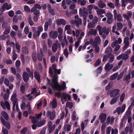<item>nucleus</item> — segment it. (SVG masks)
I'll return each mask as SVG.
<instances>
[{
	"label": "nucleus",
	"instance_id": "5fc2aeb1",
	"mask_svg": "<svg viewBox=\"0 0 134 134\" xmlns=\"http://www.w3.org/2000/svg\"><path fill=\"white\" fill-rule=\"evenodd\" d=\"M4 83L7 86H8L9 85V81L8 79L7 78H5L4 80Z\"/></svg>",
	"mask_w": 134,
	"mask_h": 134
},
{
	"label": "nucleus",
	"instance_id": "aec40b11",
	"mask_svg": "<svg viewBox=\"0 0 134 134\" xmlns=\"http://www.w3.org/2000/svg\"><path fill=\"white\" fill-rule=\"evenodd\" d=\"M108 58L109 59V62L110 63H111L114 60V55L111 53H109L108 54Z\"/></svg>",
	"mask_w": 134,
	"mask_h": 134
},
{
	"label": "nucleus",
	"instance_id": "f8f14e48",
	"mask_svg": "<svg viewBox=\"0 0 134 134\" xmlns=\"http://www.w3.org/2000/svg\"><path fill=\"white\" fill-rule=\"evenodd\" d=\"M63 35L62 34H59L58 36V38L59 41L61 42L62 46L63 48H64L65 46L64 41V39H63Z\"/></svg>",
	"mask_w": 134,
	"mask_h": 134
},
{
	"label": "nucleus",
	"instance_id": "37998d69",
	"mask_svg": "<svg viewBox=\"0 0 134 134\" xmlns=\"http://www.w3.org/2000/svg\"><path fill=\"white\" fill-rule=\"evenodd\" d=\"M28 21L29 24L30 25H33L34 24L33 21H32L31 16L30 15L28 17Z\"/></svg>",
	"mask_w": 134,
	"mask_h": 134
},
{
	"label": "nucleus",
	"instance_id": "864d4df0",
	"mask_svg": "<svg viewBox=\"0 0 134 134\" xmlns=\"http://www.w3.org/2000/svg\"><path fill=\"white\" fill-rule=\"evenodd\" d=\"M55 125H53L52 126L49 127V133H51L54 129L55 128Z\"/></svg>",
	"mask_w": 134,
	"mask_h": 134
},
{
	"label": "nucleus",
	"instance_id": "a19ab883",
	"mask_svg": "<svg viewBox=\"0 0 134 134\" xmlns=\"http://www.w3.org/2000/svg\"><path fill=\"white\" fill-rule=\"evenodd\" d=\"M113 86V84L111 82H110L108 83V85L106 86L105 87V90H108L110 89Z\"/></svg>",
	"mask_w": 134,
	"mask_h": 134
},
{
	"label": "nucleus",
	"instance_id": "7c9ffc66",
	"mask_svg": "<svg viewBox=\"0 0 134 134\" xmlns=\"http://www.w3.org/2000/svg\"><path fill=\"white\" fill-rule=\"evenodd\" d=\"M116 25H114L112 27V31L115 34H116L117 35H120V33L118 32L117 30V29L116 30Z\"/></svg>",
	"mask_w": 134,
	"mask_h": 134
},
{
	"label": "nucleus",
	"instance_id": "4d7b16f0",
	"mask_svg": "<svg viewBox=\"0 0 134 134\" xmlns=\"http://www.w3.org/2000/svg\"><path fill=\"white\" fill-rule=\"evenodd\" d=\"M117 20L118 21H120L122 20V17L120 14H118L116 16Z\"/></svg>",
	"mask_w": 134,
	"mask_h": 134
},
{
	"label": "nucleus",
	"instance_id": "49530a36",
	"mask_svg": "<svg viewBox=\"0 0 134 134\" xmlns=\"http://www.w3.org/2000/svg\"><path fill=\"white\" fill-rule=\"evenodd\" d=\"M10 28H8V29H5V30L3 32V34L5 35H7L9 34L10 31Z\"/></svg>",
	"mask_w": 134,
	"mask_h": 134
},
{
	"label": "nucleus",
	"instance_id": "338daca9",
	"mask_svg": "<svg viewBox=\"0 0 134 134\" xmlns=\"http://www.w3.org/2000/svg\"><path fill=\"white\" fill-rule=\"evenodd\" d=\"M26 107V104L25 102H23L22 103L21 106V109L22 110H24L25 108Z\"/></svg>",
	"mask_w": 134,
	"mask_h": 134
},
{
	"label": "nucleus",
	"instance_id": "0e129e2a",
	"mask_svg": "<svg viewBox=\"0 0 134 134\" xmlns=\"http://www.w3.org/2000/svg\"><path fill=\"white\" fill-rule=\"evenodd\" d=\"M111 127L110 126H109L107 127L106 130V132L107 134H110Z\"/></svg>",
	"mask_w": 134,
	"mask_h": 134
},
{
	"label": "nucleus",
	"instance_id": "6e6d98bb",
	"mask_svg": "<svg viewBox=\"0 0 134 134\" xmlns=\"http://www.w3.org/2000/svg\"><path fill=\"white\" fill-rule=\"evenodd\" d=\"M64 54L66 57L67 58L68 57L69 53L67 49H65L64 51Z\"/></svg>",
	"mask_w": 134,
	"mask_h": 134
},
{
	"label": "nucleus",
	"instance_id": "c756f323",
	"mask_svg": "<svg viewBox=\"0 0 134 134\" xmlns=\"http://www.w3.org/2000/svg\"><path fill=\"white\" fill-rule=\"evenodd\" d=\"M35 77L39 83L40 82V77L38 73L37 72H34Z\"/></svg>",
	"mask_w": 134,
	"mask_h": 134
},
{
	"label": "nucleus",
	"instance_id": "774afa93",
	"mask_svg": "<svg viewBox=\"0 0 134 134\" xmlns=\"http://www.w3.org/2000/svg\"><path fill=\"white\" fill-rule=\"evenodd\" d=\"M118 44V43L117 42V41H115L113 42L111 44V46L113 48H114Z\"/></svg>",
	"mask_w": 134,
	"mask_h": 134
},
{
	"label": "nucleus",
	"instance_id": "9b49d317",
	"mask_svg": "<svg viewBox=\"0 0 134 134\" xmlns=\"http://www.w3.org/2000/svg\"><path fill=\"white\" fill-rule=\"evenodd\" d=\"M0 120L3 125L5 126V127L7 129H9L10 127V125L9 123L8 122H6L5 120L2 116H1L0 117Z\"/></svg>",
	"mask_w": 134,
	"mask_h": 134
},
{
	"label": "nucleus",
	"instance_id": "39448f33",
	"mask_svg": "<svg viewBox=\"0 0 134 134\" xmlns=\"http://www.w3.org/2000/svg\"><path fill=\"white\" fill-rule=\"evenodd\" d=\"M88 9H80L79 15L80 16H83L84 20H86L88 15Z\"/></svg>",
	"mask_w": 134,
	"mask_h": 134
},
{
	"label": "nucleus",
	"instance_id": "1a4fd4ad",
	"mask_svg": "<svg viewBox=\"0 0 134 134\" xmlns=\"http://www.w3.org/2000/svg\"><path fill=\"white\" fill-rule=\"evenodd\" d=\"M124 45L123 48V50L124 51L129 46L130 43L129 41V38L128 37L125 38L124 40Z\"/></svg>",
	"mask_w": 134,
	"mask_h": 134
},
{
	"label": "nucleus",
	"instance_id": "de8ad7c7",
	"mask_svg": "<svg viewBox=\"0 0 134 134\" xmlns=\"http://www.w3.org/2000/svg\"><path fill=\"white\" fill-rule=\"evenodd\" d=\"M122 60H126L129 57L128 54H122Z\"/></svg>",
	"mask_w": 134,
	"mask_h": 134
},
{
	"label": "nucleus",
	"instance_id": "7ed1b4c3",
	"mask_svg": "<svg viewBox=\"0 0 134 134\" xmlns=\"http://www.w3.org/2000/svg\"><path fill=\"white\" fill-rule=\"evenodd\" d=\"M74 18L75 20H71V23L77 27H78L80 25L82 24V20L80 18H79V16L78 15H75Z\"/></svg>",
	"mask_w": 134,
	"mask_h": 134
},
{
	"label": "nucleus",
	"instance_id": "ddd939ff",
	"mask_svg": "<svg viewBox=\"0 0 134 134\" xmlns=\"http://www.w3.org/2000/svg\"><path fill=\"white\" fill-rule=\"evenodd\" d=\"M56 23L58 25H60L62 24L63 25H65L66 24V21L64 19H58L56 20Z\"/></svg>",
	"mask_w": 134,
	"mask_h": 134
},
{
	"label": "nucleus",
	"instance_id": "473e14b6",
	"mask_svg": "<svg viewBox=\"0 0 134 134\" xmlns=\"http://www.w3.org/2000/svg\"><path fill=\"white\" fill-rule=\"evenodd\" d=\"M118 75L117 73H115L112 75L110 78V79L111 80H114L117 77Z\"/></svg>",
	"mask_w": 134,
	"mask_h": 134
},
{
	"label": "nucleus",
	"instance_id": "4468645a",
	"mask_svg": "<svg viewBox=\"0 0 134 134\" xmlns=\"http://www.w3.org/2000/svg\"><path fill=\"white\" fill-rule=\"evenodd\" d=\"M106 117V114L103 113L101 114L99 116V119L101 123L105 121Z\"/></svg>",
	"mask_w": 134,
	"mask_h": 134
},
{
	"label": "nucleus",
	"instance_id": "412c9836",
	"mask_svg": "<svg viewBox=\"0 0 134 134\" xmlns=\"http://www.w3.org/2000/svg\"><path fill=\"white\" fill-rule=\"evenodd\" d=\"M2 27L3 29H8L9 28H10L9 25L8 23L5 21H4L2 25Z\"/></svg>",
	"mask_w": 134,
	"mask_h": 134
},
{
	"label": "nucleus",
	"instance_id": "9d476101",
	"mask_svg": "<svg viewBox=\"0 0 134 134\" xmlns=\"http://www.w3.org/2000/svg\"><path fill=\"white\" fill-rule=\"evenodd\" d=\"M58 34L57 31L52 30L50 32L49 36L51 38L55 39L57 37Z\"/></svg>",
	"mask_w": 134,
	"mask_h": 134
},
{
	"label": "nucleus",
	"instance_id": "2f4dec72",
	"mask_svg": "<svg viewBox=\"0 0 134 134\" xmlns=\"http://www.w3.org/2000/svg\"><path fill=\"white\" fill-rule=\"evenodd\" d=\"M52 49L53 52H55L57 49V44L55 43L53 44Z\"/></svg>",
	"mask_w": 134,
	"mask_h": 134
},
{
	"label": "nucleus",
	"instance_id": "c85d7f7f",
	"mask_svg": "<svg viewBox=\"0 0 134 134\" xmlns=\"http://www.w3.org/2000/svg\"><path fill=\"white\" fill-rule=\"evenodd\" d=\"M51 103L52 108H54L56 107L57 106V102L55 98H54L53 99V101Z\"/></svg>",
	"mask_w": 134,
	"mask_h": 134
},
{
	"label": "nucleus",
	"instance_id": "e433bc0d",
	"mask_svg": "<svg viewBox=\"0 0 134 134\" xmlns=\"http://www.w3.org/2000/svg\"><path fill=\"white\" fill-rule=\"evenodd\" d=\"M46 121L43 120L40 121L37 123V126L38 127H40L43 125L45 123Z\"/></svg>",
	"mask_w": 134,
	"mask_h": 134
},
{
	"label": "nucleus",
	"instance_id": "09e8293b",
	"mask_svg": "<svg viewBox=\"0 0 134 134\" xmlns=\"http://www.w3.org/2000/svg\"><path fill=\"white\" fill-rule=\"evenodd\" d=\"M25 90V87L24 86L22 85L20 86V91L23 94L24 93Z\"/></svg>",
	"mask_w": 134,
	"mask_h": 134
},
{
	"label": "nucleus",
	"instance_id": "bb28decb",
	"mask_svg": "<svg viewBox=\"0 0 134 134\" xmlns=\"http://www.w3.org/2000/svg\"><path fill=\"white\" fill-rule=\"evenodd\" d=\"M93 47L94 48V51L96 53H97L99 52L100 48L99 46L97 44H95L93 45Z\"/></svg>",
	"mask_w": 134,
	"mask_h": 134
},
{
	"label": "nucleus",
	"instance_id": "20e7f679",
	"mask_svg": "<svg viewBox=\"0 0 134 134\" xmlns=\"http://www.w3.org/2000/svg\"><path fill=\"white\" fill-rule=\"evenodd\" d=\"M120 92V90L118 89H115L111 91H109L107 93V95H109L110 94L111 97H115L118 95Z\"/></svg>",
	"mask_w": 134,
	"mask_h": 134
},
{
	"label": "nucleus",
	"instance_id": "c9c22d12",
	"mask_svg": "<svg viewBox=\"0 0 134 134\" xmlns=\"http://www.w3.org/2000/svg\"><path fill=\"white\" fill-rule=\"evenodd\" d=\"M116 26L117 27V30H121L123 27L122 24L120 22H118L116 24Z\"/></svg>",
	"mask_w": 134,
	"mask_h": 134
},
{
	"label": "nucleus",
	"instance_id": "13d9d810",
	"mask_svg": "<svg viewBox=\"0 0 134 134\" xmlns=\"http://www.w3.org/2000/svg\"><path fill=\"white\" fill-rule=\"evenodd\" d=\"M24 32L26 34H27L29 33V29L27 26H26L25 27L24 30Z\"/></svg>",
	"mask_w": 134,
	"mask_h": 134
},
{
	"label": "nucleus",
	"instance_id": "4be33fe9",
	"mask_svg": "<svg viewBox=\"0 0 134 134\" xmlns=\"http://www.w3.org/2000/svg\"><path fill=\"white\" fill-rule=\"evenodd\" d=\"M65 30H67V33L68 34H71V30L70 25H66L65 27Z\"/></svg>",
	"mask_w": 134,
	"mask_h": 134
},
{
	"label": "nucleus",
	"instance_id": "bf43d9fd",
	"mask_svg": "<svg viewBox=\"0 0 134 134\" xmlns=\"http://www.w3.org/2000/svg\"><path fill=\"white\" fill-rule=\"evenodd\" d=\"M107 5L109 7L111 8H114V4L110 2L108 3L107 4Z\"/></svg>",
	"mask_w": 134,
	"mask_h": 134
},
{
	"label": "nucleus",
	"instance_id": "a18cd8bd",
	"mask_svg": "<svg viewBox=\"0 0 134 134\" xmlns=\"http://www.w3.org/2000/svg\"><path fill=\"white\" fill-rule=\"evenodd\" d=\"M27 71L29 73L30 77H32L33 78V73L32 71H31L30 69L28 68H27L26 69Z\"/></svg>",
	"mask_w": 134,
	"mask_h": 134
},
{
	"label": "nucleus",
	"instance_id": "e2e57ef3",
	"mask_svg": "<svg viewBox=\"0 0 134 134\" xmlns=\"http://www.w3.org/2000/svg\"><path fill=\"white\" fill-rule=\"evenodd\" d=\"M100 62V60L99 59H98L96 61L94 66H97L99 65Z\"/></svg>",
	"mask_w": 134,
	"mask_h": 134
},
{
	"label": "nucleus",
	"instance_id": "680f3d73",
	"mask_svg": "<svg viewBox=\"0 0 134 134\" xmlns=\"http://www.w3.org/2000/svg\"><path fill=\"white\" fill-rule=\"evenodd\" d=\"M32 8H41V7L40 5L38 4H35L34 6Z\"/></svg>",
	"mask_w": 134,
	"mask_h": 134
},
{
	"label": "nucleus",
	"instance_id": "79ce46f5",
	"mask_svg": "<svg viewBox=\"0 0 134 134\" xmlns=\"http://www.w3.org/2000/svg\"><path fill=\"white\" fill-rule=\"evenodd\" d=\"M118 98L117 97H115L113 98L110 102V104L112 105L114 104L117 101Z\"/></svg>",
	"mask_w": 134,
	"mask_h": 134
},
{
	"label": "nucleus",
	"instance_id": "f704fd0d",
	"mask_svg": "<svg viewBox=\"0 0 134 134\" xmlns=\"http://www.w3.org/2000/svg\"><path fill=\"white\" fill-rule=\"evenodd\" d=\"M62 97L64 99H66L68 97L69 100H70L71 99L70 96L68 94L66 93H63Z\"/></svg>",
	"mask_w": 134,
	"mask_h": 134
},
{
	"label": "nucleus",
	"instance_id": "0eeeda50",
	"mask_svg": "<svg viewBox=\"0 0 134 134\" xmlns=\"http://www.w3.org/2000/svg\"><path fill=\"white\" fill-rule=\"evenodd\" d=\"M126 107V105L125 104H124L121 107V108L120 107L117 108L114 111V113H118V115H119L120 113H122L124 111Z\"/></svg>",
	"mask_w": 134,
	"mask_h": 134
},
{
	"label": "nucleus",
	"instance_id": "cd10ccee",
	"mask_svg": "<svg viewBox=\"0 0 134 134\" xmlns=\"http://www.w3.org/2000/svg\"><path fill=\"white\" fill-rule=\"evenodd\" d=\"M114 118L113 117H112L110 118V117L108 116L107 120V123L108 124L110 123V124H112L114 121Z\"/></svg>",
	"mask_w": 134,
	"mask_h": 134
},
{
	"label": "nucleus",
	"instance_id": "69168bd1",
	"mask_svg": "<svg viewBox=\"0 0 134 134\" xmlns=\"http://www.w3.org/2000/svg\"><path fill=\"white\" fill-rule=\"evenodd\" d=\"M48 23L47 22H46L44 26V30L45 31H47L48 29Z\"/></svg>",
	"mask_w": 134,
	"mask_h": 134
},
{
	"label": "nucleus",
	"instance_id": "6ab92c4d",
	"mask_svg": "<svg viewBox=\"0 0 134 134\" xmlns=\"http://www.w3.org/2000/svg\"><path fill=\"white\" fill-rule=\"evenodd\" d=\"M110 63L109 62L105 65V69L107 71H109L111 70L113 67V65L112 64L110 65Z\"/></svg>",
	"mask_w": 134,
	"mask_h": 134
},
{
	"label": "nucleus",
	"instance_id": "393cba45",
	"mask_svg": "<svg viewBox=\"0 0 134 134\" xmlns=\"http://www.w3.org/2000/svg\"><path fill=\"white\" fill-rule=\"evenodd\" d=\"M6 92L7 93L4 94L3 97L4 99L5 100L8 99L10 93V91L8 89H7Z\"/></svg>",
	"mask_w": 134,
	"mask_h": 134
},
{
	"label": "nucleus",
	"instance_id": "72a5a7b5",
	"mask_svg": "<svg viewBox=\"0 0 134 134\" xmlns=\"http://www.w3.org/2000/svg\"><path fill=\"white\" fill-rule=\"evenodd\" d=\"M94 41L97 44H99L101 42L100 38L99 36H97L94 39Z\"/></svg>",
	"mask_w": 134,
	"mask_h": 134
},
{
	"label": "nucleus",
	"instance_id": "b1692460",
	"mask_svg": "<svg viewBox=\"0 0 134 134\" xmlns=\"http://www.w3.org/2000/svg\"><path fill=\"white\" fill-rule=\"evenodd\" d=\"M1 114L7 120L9 119L8 115L7 113L4 111H2L1 112Z\"/></svg>",
	"mask_w": 134,
	"mask_h": 134
},
{
	"label": "nucleus",
	"instance_id": "6e6552de",
	"mask_svg": "<svg viewBox=\"0 0 134 134\" xmlns=\"http://www.w3.org/2000/svg\"><path fill=\"white\" fill-rule=\"evenodd\" d=\"M0 103L1 105L4 109H5L6 107L7 108L8 110H10V105L9 102L8 101H5L4 103L3 102H1Z\"/></svg>",
	"mask_w": 134,
	"mask_h": 134
},
{
	"label": "nucleus",
	"instance_id": "5701e85b",
	"mask_svg": "<svg viewBox=\"0 0 134 134\" xmlns=\"http://www.w3.org/2000/svg\"><path fill=\"white\" fill-rule=\"evenodd\" d=\"M96 12L97 14L100 17L102 16V15L105 13L104 10L101 9H97Z\"/></svg>",
	"mask_w": 134,
	"mask_h": 134
},
{
	"label": "nucleus",
	"instance_id": "8fccbe9b",
	"mask_svg": "<svg viewBox=\"0 0 134 134\" xmlns=\"http://www.w3.org/2000/svg\"><path fill=\"white\" fill-rule=\"evenodd\" d=\"M98 6L99 8H103L106 6V4L104 3H100L98 4Z\"/></svg>",
	"mask_w": 134,
	"mask_h": 134
},
{
	"label": "nucleus",
	"instance_id": "2eb2a0df",
	"mask_svg": "<svg viewBox=\"0 0 134 134\" xmlns=\"http://www.w3.org/2000/svg\"><path fill=\"white\" fill-rule=\"evenodd\" d=\"M17 93L16 91H14L13 94L11 98V100L13 102H17L18 99L16 98Z\"/></svg>",
	"mask_w": 134,
	"mask_h": 134
},
{
	"label": "nucleus",
	"instance_id": "423d86ee",
	"mask_svg": "<svg viewBox=\"0 0 134 134\" xmlns=\"http://www.w3.org/2000/svg\"><path fill=\"white\" fill-rule=\"evenodd\" d=\"M46 115L47 117L49 118L51 120H53L55 117V111L54 110H53L51 112L49 110H47Z\"/></svg>",
	"mask_w": 134,
	"mask_h": 134
},
{
	"label": "nucleus",
	"instance_id": "a211bd4d",
	"mask_svg": "<svg viewBox=\"0 0 134 134\" xmlns=\"http://www.w3.org/2000/svg\"><path fill=\"white\" fill-rule=\"evenodd\" d=\"M23 78L24 81L26 82L28 81L29 76L27 73L26 72H24L23 74Z\"/></svg>",
	"mask_w": 134,
	"mask_h": 134
},
{
	"label": "nucleus",
	"instance_id": "3c124183",
	"mask_svg": "<svg viewBox=\"0 0 134 134\" xmlns=\"http://www.w3.org/2000/svg\"><path fill=\"white\" fill-rule=\"evenodd\" d=\"M66 107H69L70 109L71 108L73 107V103L72 102H68L66 103Z\"/></svg>",
	"mask_w": 134,
	"mask_h": 134
},
{
	"label": "nucleus",
	"instance_id": "f03ea898",
	"mask_svg": "<svg viewBox=\"0 0 134 134\" xmlns=\"http://www.w3.org/2000/svg\"><path fill=\"white\" fill-rule=\"evenodd\" d=\"M97 29L98 30L99 34L100 35H102L103 34V33H105L106 35H108L110 31L109 28H107L105 26H104L102 28L101 26L98 25L97 26Z\"/></svg>",
	"mask_w": 134,
	"mask_h": 134
},
{
	"label": "nucleus",
	"instance_id": "dca6fc26",
	"mask_svg": "<svg viewBox=\"0 0 134 134\" xmlns=\"http://www.w3.org/2000/svg\"><path fill=\"white\" fill-rule=\"evenodd\" d=\"M47 51V49L46 45L45 44H44L42 49L40 50V52L41 54L43 55L44 54L46 53Z\"/></svg>",
	"mask_w": 134,
	"mask_h": 134
},
{
	"label": "nucleus",
	"instance_id": "603ef678",
	"mask_svg": "<svg viewBox=\"0 0 134 134\" xmlns=\"http://www.w3.org/2000/svg\"><path fill=\"white\" fill-rule=\"evenodd\" d=\"M69 11L72 14H75L77 12V10L76 9H69Z\"/></svg>",
	"mask_w": 134,
	"mask_h": 134
},
{
	"label": "nucleus",
	"instance_id": "c03bdc74",
	"mask_svg": "<svg viewBox=\"0 0 134 134\" xmlns=\"http://www.w3.org/2000/svg\"><path fill=\"white\" fill-rule=\"evenodd\" d=\"M118 132V130L116 129H112L111 130V134H117Z\"/></svg>",
	"mask_w": 134,
	"mask_h": 134
},
{
	"label": "nucleus",
	"instance_id": "f3484780",
	"mask_svg": "<svg viewBox=\"0 0 134 134\" xmlns=\"http://www.w3.org/2000/svg\"><path fill=\"white\" fill-rule=\"evenodd\" d=\"M97 34V31L96 30H93V29H91L87 34L88 36L90 35H93L94 36H96Z\"/></svg>",
	"mask_w": 134,
	"mask_h": 134
},
{
	"label": "nucleus",
	"instance_id": "052dcab7",
	"mask_svg": "<svg viewBox=\"0 0 134 134\" xmlns=\"http://www.w3.org/2000/svg\"><path fill=\"white\" fill-rule=\"evenodd\" d=\"M106 16L108 19L113 18V16L110 13H107L106 14Z\"/></svg>",
	"mask_w": 134,
	"mask_h": 134
},
{
	"label": "nucleus",
	"instance_id": "4c0bfd02",
	"mask_svg": "<svg viewBox=\"0 0 134 134\" xmlns=\"http://www.w3.org/2000/svg\"><path fill=\"white\" fill-rule=\"evenodd\" d=\"M131 77V75L130 73H129L127 75H125L123 77V80L127 81Z\"/></svg>",
	"mask_w": 134,
	"mask_h": 134
},
{
	"label": "nucleus",
	"instance_id": "ea45409f",
	"mask_svg": "<svg viewBox=\"0 0 134 134\" xmlns=\"http://www.w3.org/2000/svg\"><path fill=\"white\" fill-rule=\"evenodd\" d=\"M22 51L23 52L24 54H27L29 53L28 49L25 46L23 47Z\"/></svg>",
	"mask_w": 134,
	"mask_h": 134
},
{
	"label": "nucleus",
	"instance_id": "a878e982",
	"mask_svg": "<svg viewBox=\"0 0 134 134\" xmlns=\"http://www.w3.org/2000/svg\"><path fill=\"white\" fill-rule=\"evenodd\" d=\"M112 49L110 46H108L107 48L104 52V53L107 54L108 53H111L112 52Z\"/></svg>",
	"mask_w": 134,
	"mask_h": 134
},
{
	"label": "nucleus",
	"instance_id": "f257e3e1",
	"mask_svg": "<svg viewBox=\"0 0 134 134\" xmlns=\"http://www.w3.org/2000/svg\"><path fill=\"white\" fill-rule=\"evenodd\" d=\"M57 76L55 75L53 77L52 81L53 83V84L51 85V87L53 90H58L59 91L61 90V86L57 82Z\"/></svg>",
	"mask_w": 134,
	"mask_h": 134
},
{
	"label": "nucleus",
	"instance_id": "58836bf2",
	"mask_svg": "<svg viewBox=\"0 0 134 134\" xmlns=\"http://www.w3.org/2000/svg\"><path fill=\"white\" fill-rule=\"evenodd\" d=\"M120 46L119 44H117L115 48V49L113 51V53L114 54H116V52L118 51L119 49L120 48Z\"/></svg>",
	"mask_w": 134,
	"mask_h": 134
}]
</instances>
